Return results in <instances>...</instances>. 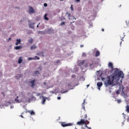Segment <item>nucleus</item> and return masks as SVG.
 I'll return each mask as SVG.
<instances>
[{
  "mask_svg": "<svg viewBox=\"0 0 129 129\" xmlns=\"http://www.w3.org/2000/svg\"><path fill=\"white\" fill-rule=\"evenodd\" d=\"M33 60H40V57L39 56H35V57L33 58Z\"/></svg>",
  "mask_w": 129,
  "mask_h": 129,
  "instance_id": "obj_19",
  "label": "nucleus"
},
{
  "mask_svg": "<svg viewBox=\"0 0 129 129\" xmlns=\"http://www.w3.org/2000/svg\"><path fill=\"white\" fill-rule=\"evenodd\" d=\"M15 101L16 102V103H20L21 100H19V96H17L16 98L15 99Z\"/></svg>",
  "mask_w": 129,
  "mask_h": 129,
  "instance_id": "obj_10",
  "label": "nucleus"
},
{
  "mask_svg": "<svg viewBox=\"0 0 129 129\" xmlns=\"http://www.w3.org/2000/svg\"><path fill=\"white\" fill-rule=\"evenodd\" d=\"M124 33H122V34L120 35L121 39H123L124 38Z\"/></svg>",
  "mask_w": 129,
  "mask_h": 129,
  "instance_id": "obj_22",
  "label": "nucleus"
},
{
  "mask_svg": "<svg viewBox=\"0 0 129 129\" xmlns=\"http://www.w3.org/2000/svg\"><path fill=\"white\" fill-rule=\"evenodd\" d=\"M33 39H29V40H28V42H29V43H30V44H32V43H33Z\"/></svg>",
  "mask_w": 129,
  "mask_h": 129,
  "instance_id": "obj_23",
  "label": "nucleus"
},
{
  "mask_svg": "<svg viewBox=\"0 0 129 129\" xmlns=\"http://www.w3.org/2000/svg\"><path fill=\"white\" fill-rule=\"evenodd\" d=\"M101 79H102V81H103L104 80H105V78H101Z\"/></svg>",
  "mask_w": 129,
  "mask_h": 129,
  "instance_id": "obj_42",
  "label": "nucleus"
},
{
  "mask_svg": "<svg viewBox=\"0 0 129 129\" xmlns=\"http://www.w3.org/2000/svg\"><path fill=\"white\" fill-rule=\"evenodd\" d=\"M75 21H73V23H74Z\"/></svg>",
  "mask_w": 129,
  "mask_h": 129,
  "instance_id": "obj_61",
  "label": "nucleus"
},
{
  "mask_svg": "<svg viewBox=\"0 0 129 129\" xmlns=\"http://www.w3.org/2000/svg\"><path fill=\"white\" fill-rule=\"evenodd\" d=\"M44 7H45V8H46V7H48V4H47V3H44L43 4Z\"/></svg>",
  "mask_w": 129,
  "mask_h": 129,
  "instance_id": "obj_32",
  "label": "nucleus"
},
{
  "mask_svg": "<svg viewBox=\"0 0 129 129\" xmlns=\"http://www.w3.org/2000/svg\"><path fill=\"white\" fill-rule=\"evenodd\" d=\"M59 61L58 60V61L56 62V63H59Z\"/></svg>",
  "mask_w": 129,
  "mask_h": 129,
  "instance_id": "obj_55",
  "label": "nucleus"
},
{
  "mask_svg": "<svg viewBox=\"0 0 129 129\" xmlns=\"http://www.w3.org/2000/svg\"><path fill=\"white\" fill-rule=\"evenodd\" d=\"M40 54H43V52H41V53H37V55H38V56H39Z\"/></svg>",
  "mask_w": 129,
  "mask_h": 129,
  "instance_id": "obj_47",
  "label": "nucleus"
},
{
  "mask_svg": "<svg viewBox=\"0 0 129 129\" xmlns=\"http://www.w3.org/2000/svg\"><path fill=\"white\" fill-rule=\"evenodd\" d=\"M85 124V127L88 128V126H87V124Z\"/></svg>",
  "mask_w": 129,
  "mask_h": 129,
  "instance_id": "obj_46",
  "label": "nucleus"
},
{
  "mask_svg": "<svg viewBox=\"0 0 129 129\" xmlns=\"http://www.w3.org/2000/svg\"><path fill=\"white\" fill-rule=\"evenodd\" d=\"M126 22V24L127 25H129V21L128 22V23H127V21H125Z\"/></svg>",
  "mask_w": 129,
  "mask_h": 129,
  "instance_id": "obj_45",
  "label": "nucleus"
},
{
  "mask_svg": "<svg viewBox=\"0 0 129 129\" xmlns=\"http://www.w3.org/2000/svg\"><path fill=\"white\" fill-rule=\"evenodd\" d=\"M56 12L58 13H60V9H56Z\"/></svg>",
  "mask_w": 129,
  "mask_h": 129,
  "instance_id": "obj_37",
  "label": "nucleus"
},
{
  "mask_svg": "<svg viewBox=\"0 0 129 129\" xmlns=\"http://www.w3.org/2000/svg\"><path fill=\"white\" fill-rule=\"evenodd\" d=\"M102 32H104V29L102 28Z\"/></svg>",
  "mask_w": 129,
  "mask_h": 129,
  "instance_id": "obj_52",
  "label": "nucleus"
},
{
  "mask_svg": "<svg viewBox=\"0 0 129 129\" xmlns=\"http://www.w3.org/2000/svg\"><path fill=\"white\" fill-rule=\"evenodd\" d=\"M120 7H121V5H120Z\"/></svg>",
  "mask_w": 129,
  "mask_h": 129,
  "instance_id": "obj_63",
  "label": "nucleus"
},
{
  "mask_svg": "<svg viewBox=\"0 0 129 129\" xmlns=\"http://www.w3.org/2000/svg\"><path fill=\"white\" fill-rule=\"evenodd\" d=\"M108 67H109L110 68H111V69H113V64H112V62H109L108 63Z\"/></svg>",
  "mask_w": 129,
  "mask_h": 129,
  "instance_id": "obj_11",
  "label": "nucleus"
},
{
  "mask_svg": "<svg viewBox=\"0 0 129 129\" xmlns=\"http://www.w3.org/2000/svg\"><path fill=\"white\" fill-rule=\"evenodd\" d=\"M36 48H37V46H36L35 45H33L31 46L30 49L31 50H33V49H36Z\"/></svg>",
  "mask_w": 129,
  "mask_h": 129,
  "instance_id": "obj_15",
  "label": "nucleus"
},
{
  "mask_svg": "<svg viewBox=\"0 0 129 129\" xmlns=\"http://www.w3.org/2000/svg\"><path fill=\"white\" fill-rule=\"evenodd\" d=\"M28 25L29 26V28H30V29H35V27H34V25H35V22L33 23H31L30 22V20L28 21Z\"/></svg>",
  "mask_w": 129,
  "mask_h": 129,
  "instance_id": "obj_4",
  "label": "nucleus"
},
{
  "mask_svg": "<svg viewBox=\"0 0 129 129\" xmlns=\"http://www.w3.org/2000/svg\"><path fill=\"white\" fill-rule=\"evenodd\" d=\"M80 46H81V48H82V47L84 46V45H81Z\"/></svg>",
  "mask_w": 129,
  "mask_h": 129,
  "instance_id": "obj_51",
  "label": "nucleus"
},
{
  "mask_svg": "<svg viewBox=\"0 0 129 129\" xmlns=\"http://www.w3.org/2000/svg\"><path fill=\"white\" fill-rule=\"evenodd\" d=\"M89 86V85H87V87H88Z\"/></svg>",
  "mask_w": 129,
  "mask_h": 129,
  "instance_id": "obj_56",
  "label": "nucleus"
},
{
  "mask_svg": "<svg viewBox=\"0 0 129 129\" xmlns=\"http://www.w3.org/2000/svg\"><path fill=\"white\" fill-rule=\"evenodd\" d=\"M19 44H21V39H17L16 40V43L15 45H16V46H18V45Z\"/></svg>",
  "mask_w": 129,
  "mask_h": 129,
  "instance_id": "obj_9",
  "label": "nucleus"
},
{
  "mask_svg": "<svg viewBox=\"0 0 129 129\" xmlns=\"http://www.w3.org/2000/svg\"><path fill=\"white\" fill-rule=\"evenodd\" d=\"M35 75H38V74H39V71H35L34 72Z\"/></svg>",
  "mask_w": 129,
  "mask_h": 129,
  "instance_id": "obj_27",
  "label": "nucleus"
},
{
  "mask_svg": "<svg viewBox=\"0 0 129 129\" xmlns=\"http://www.w3.org/2000/svg\"><path fill=\"white\" fill-rule=\"evenodd\" d=\"M61 2H63V1H64V0H60Z\"/></svg>",
  "mask_w": 129,
  "mask_h": 129,
  "instance_id": "obj_60",
  "label": "nucleus"
},
{
  "mask_svg": "<svg viewBox=\"0 0 129 129\" xmlns=\"http://www.w3.org/2000/svg\"><path fill=\"white\" fill-rule=\"evenodd\" d=\"M36 81V80H33L32 81L29 82L31 84V87H35V82Z\"/></svg>",
  "mask_w": 129,
  "mask_h": 129,
  "instance_id": "obj_8",
  "label": "nucleus"
},
{
  "mask_svg": "<svg viewBox=\"0 0 129 129\" xmlns=\"http://www.w3.org/2000/svg\"><path fill=\"white\" fill-rule=\"evenodd\" d=\"M22 61H23V59H22V58H21V57H19V60H18L19 64H21V63H22Z\"/></svg>",
  "mask_w": 129,
  "mask_h": 129,
  "instance_id": "obj_17",
  "label": "nucleus"
},
{
  "mask_svg": "<svg viewBox=\"0 0 129 129\" xmlns=\"http://www.w3.org/2000/svg\"><path fill=\"white\" fill-rule=\"evenodd\" d=\"M75 129H77V128L76 127Z\"/></svg>",
  "mask_w": 129,
  "mask_h": 129,
  "instance_id": "obj_64",
  "label": "nucleus"
},
{
  "mask_svg": "<svg viewBox=\"0 0 129 129\" xmlns=\"http://www.w3.org/2000/svg\"><path fill=\"white\" fill-rule=\"evenodd\" d=\"M47 16H48V14H45L44 16V19L45 21H49V18Z\"/></svg>",
  "mask_w": 129,
  "mask_h": 129,
  "instance_id": "obj_12",
  "label": "nucleus"
},
{
  "mask_svg": "<svg viewBox=\"0 0 129 129\" xmlns=\"http://www.w3.org/2000/svg\"><path fill=\"white\" fill-rule=\"evenodd\" d=\"M72 78H75V77H76L75 75H73L72 76Z\"/></svg>",
  "mask_w": 129,
  "mask_h": 129,
  "instance_id": "obj_38",
  "label": "nucleus"
},
{
  "mask_svg": "<svg viewBox=\"0 0 129 129\" xmlns=\"http://www.w3.org/2000/svg\"><path fill=\"white\" fill-rule=\"evenodd\" d=\"M87 117V114H85L84 115V119H86Z\"/></svg>",
  "mask_w": 129,
  "mask_h": 129,
  "instance_id": "obj_34",
  "label": "nucleus"
},
{
  "mask_svg": "<svg viewBox=\"0 0 129 129\" xmlns=\"http://www.w3.org/2000/svg\"><path fill=\"white\" fill-rule=\"evenodd\" d=\"M29 112L31 115H34L35 114V112H34V111H29Z\"/></svg>",
  "mask_w": 129,
  "mask_h": 129,
  "instance_id": "obj_20",
  "label": "nucleus"
},
{
  "mask_svg": "<svg viewBox=\"0 0 129 129\" xmlns=\"http://www.w3.org/2000/svg\"><path fill=\"white\" fill-rule=\"evenodd\" d=\"M61 93H66V92H62V91H61Z\"/></svg>",
  "mask_w": 129,
  "mask_h": 129,
  "instance_id": "obj_50",
  "label": "nucleus"
},
{
  "mask_svg": "<svg viewBox=\"0 0 129 129\" xmlns=\"http://www.w3.org/2000/svg\"><path fill=\"white\" fill-rule=\"evenodd\" d=\"M126 111L129 113V105H127L126 106Z\"/></svg>",
  "mask_w": 129,
  "mask_h": 129,
  "instance_id": "obj_18",
  "label": "nucleus"
},
{
  "mask_svg": "<svg viewBox=\"0 0 129 129\" xmlns=\"http://www.w3.org/2000/svg\"><path fill=\"white\" fill-rule=\"evenodd\" d=\"M42 97V104H45V102H46V99L45 98V97L44 96H40V98Z\"/></svg>",
  "mask_w": 129,
  "mask_h": 129,
  "instance_id": "obj_7",
  "label": "nucleus"
},
{
  "mask_svg": "<svg viewBox=\"0 0 129 129\" xmlns=\"http://www.w3.org/2000/svg\"><path fill=\"white\" fill-rule=\"evenodd\" d=\"M57 99L60 100V99H61V97H57Z\"/></svg>",
  "mask_w": 129,
  "mask_h": 129,
  "instance_id": "obj_40",
  "label": "nucleus"
},
{
  "mask_svg": "<svg viewBox=\"0 0 129 129\" xmlns=\"http://www.w3.org/2000/svg\"><path fill=\"white\" fill-rule=\"evenodd\" d=\"M15 9H19V7H16L15 8Z\"/></svg>",
  "mask_w": 129,
  "mask_h": 129,
  "instance_id": "obj_58",
  "label": "nucleus"
},
{
  "mask_svg": "<svg viewBox=\"0 0 129 129\" xmlns=\"http://www.w3.org/2000/svg\"><path fill=\"white\" fill-rule=\"evenodd\" d=\"M116 94H119V92H116Z\"/></svg>",
  "mask_w": 129,
  "mask_h": 129,
  "instance_id": "obj_53",
  "label": "nucleus"
},
{
  "mask_svg": "<svg viewBox=\"0 0 129 129\" xmlns=\"http://www.w3.org/2000/svg\"><path fill=\"white\" fill-rule=\"evenodd\" d=\"M84 103H85V100H84V102L82 103V106L84 109H85V107L84 106Z\"/></svg>",
  "mask_w": 129,
  "mask_h": 129,
  "instance_id": "obj_26",
  "label": "nucleus"
},
{
  "mask_svg": "<svg viewBox=\"0 0 129 129\" xmlns=\"http://www.w3.org/2000/svg\"><path fill=\"white\" fill-rule=\"evenodd\" d=\"M66 15H68V18H71V14L68 13V12H67Z\"/></svg>",
  "mask_w": 129,
  "mask_h": 129,
  "instance_id": "obj_24",
  "label": "nucleus"
},
{
  "mask_svg": "<svg viewBox=\"0 0 129 129\" xmlns=\"http://www.w3.org/2000/svg\"><path fill=\"white\" fill-rule=\"evenodd\" d=\"M11 40H12V38L10 37L8 40V42H9V41H11Z\"/></svg>",
  "mask_w": 129,
  "mask_h": 129,
  "instance_id": "obj_39",
  "label": "nucleus"
},
{
  "mask_svg": "<svg viewBox=\"0 0 129 129\" xmlns=\"http://www.w3.org/2000/svg\"><path fill=\"white\" fill-rule=\"evenodd\" d=\"M68 86H70V84H68Z\"/></svg>",
  "mask_w": 129,
  "mask_h": 129,
  "instance_id": "obj_59",
  "label": "nucleus"
},
{
  "mask_svg": "<svg viewBox=\"0 0 129 129\" xmlns=\"http://www.w3.org/2000/svg\"><path fill=\"white\" fill-rule=\"evenodd\" d=\"M41 95V93H39L36 94V96H40Z\"/></svg>",
  "mask_w": 129,
  "mask_h": 129,
  "instance_id": "obj_35",
  "label": "nucleus"
},
{
  "mask_svg": "<svg viewBox=\"0 0 129 129\" xmlns=\"http://www.w3.org/2000/svg\"><path fill=\"white\" fill-rule=\"evenodd\" d=\"M83 57H86V53L83 52L82 54Z\"/></svg>",
  "mask_w": 129,
  "mask_h": 129,
  "instance_id": "obj_31",
  "label": "nucleus"
},
{
  "mask_svg": "<svg viewBox=\"0 0 129 129\" xmlns=\"http://www.w3.org/2000/svg\"><path fill=\"white\" fill-rule=\"evenodd\" d=\"M65 25V22H62L60 23V26H64Z\"/></svg>",
  "mask_w": 129,
  "mask_h": 129,
  "instance_id": "obj_29",
  "label": "nucleus"
},
{
  "mask_svg": "<svg viewBox=\"0 0 129 129\" xmlns=\"http://www.w3.org/2000/svg\"><path fill=\"white\" fill-rule=\"evenodd\" d=\"M48 32H49V33H54V30L52 28L48 29Z\"/></svg>",
  "mask_w": 129,
  "mask_h": 129,
  "instance_id": "obj_13",
  "label": "nucleus"
},
{
  "mask_svg": "<svg viewBox=\"0 0 129 129\" xmlns=\"http://www.w3.org/2000/svg\"><path fill=\"white\" fill-rule=\"evenodd\" d=\"M21 117L23 118L24 116H23V115H21Z\"/></svg>",
  "mask_w": 129,
  "mask_h": 129,
  "instance_id": "obj_57",
  "label": "nucleus"
},
{
  "mask_svg": "<svg viewBox=\"0 0 129 129\" xmlns=\"http://www.w3.org/2000/svg\"><path fill=\"white\" fill-rule=\"evenodd\" d=\"M32 59H33V58H32V57H29V59H28V60H32Z\"/></svg>",
  "mask_w": 129,
  "mask_h": 129,
  "instance_id": "obj_48",
  "label": "nucleus"
},
{
  "mask_svg": "<svg viewBox=\"0 0 129 129\" xmlns=\"http://www.w3.org/2000/svg\"><path fill=\"white\" fill-rule=\"evenodd\" d=\"M61 20H66L65 17H61Z\"/></svg>",
  "mask_w": 129,
  "mask_h": 129,
  "instance_id": "obj_43",
  "label": "nucleus"
},
{
  "mask_svg": "<svg viewBox=\"0 0 129 129\" xmlns=\"http://www.w3.org/2000/svg\"><path fill=\"white\" fill-rule=\"evenodd\" d=\"M2 94H3V96H4V97L6 96V95H5V93L2 92Z\"/></svg>",
  "mask_w": 129,
  "mask_h": 129,
  "instance_id": "obj_41",
  "label": "nucleus"
},
{
  "mask_svg": "<svg viewBox=\"0 0 129 129\" xmlns=\"http://www.w3.org/2000/svg\"><path fill=\"white\" fill-rule=\"evenodd\" d=\"M22 48V46H16L15 47V49L16 50H20V49H21Z\"/></svg>",
  "mask_w": 129,
  "mask_h": 129,
  "instance_id": "obj_14",
  "label": "nucleus"
},
{
  "mask_svg": "<svg viewBox=\"0 0 129 129\" xmlns=\"http://www.w3.org/2000/svg\"><path fill=\"white\" fill-rule=\"evenodd\" d=\"M92 64H93V62L91 64H90V66H91L92 65Z\"/></svg>",
  "mask_w": 129,
  "mask_h": 129,
  "instance_id": "obj_54",
  "label": "nucleus"
},
{
  "mask_svg": "<svg viewBox=\"0 0 129 129\" xmlns=\"http://www.w3.org/2000/svg\"><path fill=\"white\" fill-rule=\"evenodd\" d=\"M89 25H90V28H91V27H92V23H89Z\"/></svg>",
  "mask_w": 129,
  "mask_h": 129,
  "instance_id": "obj_36",
  "label": "nucleus"
},
{
  "mask_svg": "<svg viewBox=\"0 0 129 129\" xmlns=\"http://www.w3.org/2000/svg\"><path fill=\"white\" fill-rule=\"evenodd\" d=\"M23 22H25V19L24 18H23V19H22L20 21V23H23Z\"/></svg>",
  "mask_w": 129,
  "mask_h": 129,
  "instance_id": "obj_30",
  "label": "nucleus"
},
{
  "mask_svg": "<svg viewBox=\"0 0 129 129\" xmlns=\"http://www.w3.org/2000/svg\"><path fill=\"white\" fill-rule=\"evenodd\" d=\"M80 2V0H76V3H79Z\"/></svg>",
  "mask_w": 129,
  "mask_h": 129,
  "instance_id": "obj_44",
  "label": "nucleus"
},
{
  "mask_svg": "<svg viewBox=\"0 0 129 129\" xmlns=\"http://www.w3.org/2000/svg\"><path fill=\"white\" fill-rule=\"evenodd\" d=\"M43 57H44V55L42 54Z\"/></svg>",
  "mask_w": 129,
  "mask_h": 129,
  "instance_id": "obj_62",
  "label": "nucleus"
},
{
  "mask_svg": "<svg viewBox=\"0 0 129 129\" xmlns=\"http://www.w3.org/2000/svg\"><path fill=\"white\" fill-rule=\"evenodd\" d=\"M60 124L63 127H66V126H72L73 123H66V122H61Z\"/></svg>",
  "mask_w": 129,
  "mask_h": 129,
  "instance_id": "obj_3",
  "label": "nucleus"
},
{
  "mask_svg": "<svg viewBox=\"0 0 129 129\" xmlns=\"http://www.w3.org/2000/svg\"><path fill=\"white\" fill-rule=\"evenodd\" d=\"M120 78H123V72L122 71L119 72L118 70H116L114 71L112 76L107 77L108 80L104 82V85L106 87L108 86V85H112L114 80H119Z\"/></svg>",
  "mask_w": 129,
  "mask_h": 129,
  "instance_id": "obj_1",
  "label": "nucleus"
},
{
  "mask_svg": "<svg viewBox=\"0 0 129 129\" xmlns=\"http://www.w3.org/2000/svg\"><path fill=\"white\" fill-rule=\"evenodd\" d=\"M72 19H75V20H76V18H75V17L72 16L71 18H69L70 20H72Z\"/></svg>",
  "mask_w": 129,
  "mask_h": 129,
  "instance_id": "obj_25",
  "label": "nucleus"
},
{
  "mask_svg": "<svg viewBox=\"0 0 129 129\" xmlns=\"http://www.w3.org/2000/svg\"><path fill=\"white\" fill-rule=\"evenodd\" d=\"M29 14L31 15V14H35V10H34V8L32 7H29Z\"/></svg>",
  "mask_w": 129,
  "mask_h": 129,
  "instance_id": "obj_5",
  "label": "nucleus"
},
{
  "mask_svg": "<svg viewBox=\"0 0 129 129\" xmlns=\"http://www.w3.org/2000/svg\"><path fill=\"white\" fill-rule=\"evenodd\" d=\"M77 124L81 125L82 124H89V121L85 120V119H81L80 121L77 122Z\"/></svg>",
  "mask_w": 129,
  "mask_h": 129,
  "instance_id": "obj_2",
  "label": "nucleus"
},
{
  "mask_svg": "<svg viewBox=\"0 0 129 129\" xmlns=\"http://www.w3.org/2000/svg\"><path fill=\"white\" fill-rule=\"evenodd\" d=\"M100 55V52H99V51H97L96 52V56L98 57V56H99Z\"/></svg>",
  "mask_w": 129,
  "mask_h": 129,
  "instance_id": "obj_16",
  "label": "nucleus"
},
{
  "mask_svg": "<svg viewBox=\"0 0 129 129\" xmlns=\"http://www.w3.org/2000/svg\"><path fill=\"white\" fill-rule=\"evenodd\" d=\"M39 25H40V23H39V24L37 25V28H39Z\"/></svg>",
  "mask_w": 129,
  "mask_h": 129,
  "instance_id": "obj_49",
  "label": "nucleus"
},
{
  "mask_svg": "<svg viewBox=\"0 0 129 129\" xmlns=\"http://www.w3.org/2000/svg\"><path fill=\"white\" fill-rule=\"evenodd\" d=\"M97 85L98 86V89H99V90H100V87H101V86H102L103 84L102 82H99L97 83Z\"/></svg>",
  "mask_w": 129,
  "mask_h": 129,
  "instance_id": "obj_6",
  "label": "nucleus"
},
{
  "mask_svg": "<svg viewBox=\"0 0 129 129\" xmlns=\"http://www.w3.org/2000/svg\"><path fill=\"white\" fill-rule=\"evenodd\" d=\"M117 103H120V102H121V100L120 99L117 100Z\"/></svg>",
  "mask_w": 129,
  "mask_h": 129,
  "instance_id": "obj_28",
  "label": "nucleus"
},
{
  "mask_svg": "<svg viewBox=\"0 0 129 129\" xmlns=\"http://www.w3.org/2000/svg\"><path fill=\"white\" fill-rule=\"evenodd\" d=\"M71 11H73V5H72L71 6Z\"/></svg>",
  "mask_w": 129,
  "mask_h": 129,
  "instance_id": "obj_33",
  "label": "nucleus"
},
{
  "mask_svg": "<svg viewBox=\"0 0 129 129\" xmlns=\"http://www.w3.org/2000/svg\"><path fill=\"white\" fill-rule=\"evenodd\" d=\"M85 60H83L82 62H80V65H83L85 63Z\"/></svg>",
  "mask_w": 129,
  "mask_h": 129,
  "instance_id": "obj_21",
  "label": "nucleus"
}]
</instances>
